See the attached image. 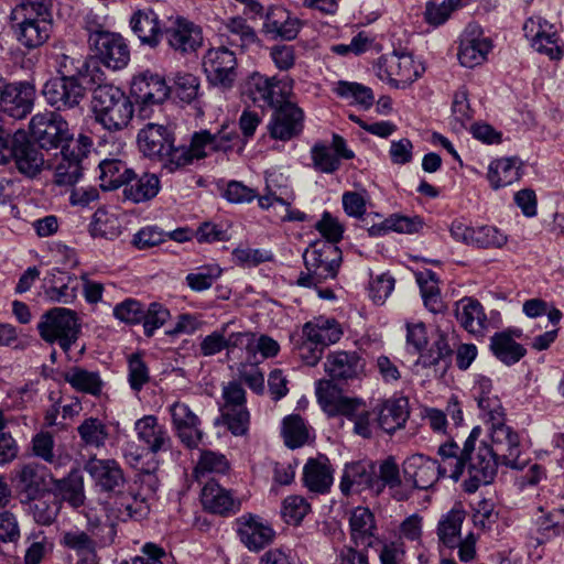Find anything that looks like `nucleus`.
Segmentation results:
<instances>
[{
    "label": "nucleus",
    "instance_id": "nucleus-57",
    "mask_svg": "<svg viewBox=\"0 0 564 564\" xmlns=\"http://www.w3.org/2000/svg\"><path fill=\"white\" fill-rule=\"evenodd\" d=\"M508 241L507 235L497 227L484 225L475 227L473 247L479 249H499Z\"/></svg>",
    "mask_w": 564,
    "mask_h": 564
},
{
    "label": "nucleus",
    "instance_id": "nucleus-31",
    "mask_svg": "<svg viewBox=\"0 0 564 564\" xmlns=\"http://www.w3.org/2000/svg\"><path fill=\"white\" fill-rule=\"evenodd\" d=\"M237 532L245 546L254 552L264 549L274 539L273 529L251 514L237 519Z\"/></svg>",
    "mask_w": 564,
    "mask_h": 564
},
{
    "label": "nucleus",
    "instance_id": "nucleus-46",
    "mask_svg": "<svg viewBox=\"0 0 564 564\" xmlns=\"http://www.w3.org/2000/svg\"><path fill=\"white\" fill-rule=\"evenodd\" d=\"M423 227V220L419 216L408 217L402 215H391L380 224L372 225L368 228L370 237H379L395 231L400 234H414L419 232Z\"/></svg>",
    "mask_w": 564,
    "mask_h": 564
},
{
    "label": "nucleus",
    "instance_id": "nucleus-41",
    "mask_svg": "<svg viewBox=\"0 0 564 564\" xmlns=\"http://www.w3.org/2000/svg\"><path fill=\"white\" fill-rule=\"evenodd\" d=\"M409 414L406 399L388 400L377 413V423L382 431L392 434L404 426Z\"/></svg>",
    "mask_w": 564,
    "mask_h": 564
},
{
    "label": "nucleus",
    "instance_id": "nucleus-22",
    "mask_svg": "<svg viewBox=\"0 0 564 564\" xmlns=\"http://www.w3.org/2000/svg\"><path fill=\"white\" fill-rule=\"evenodd\" d=\"M14 154L12 160L18 171L26 177L33 178L45 167L46 160L41 151L42 148L29 140L23 131L15 132Z\"/></svg>",
    "mask_w": 564,
    "mask_h": 564
},
{
    "label": "nucleus",
    "instance_id": "nucleus-3",
    "mask_svg": "<svg viewBox=\"0 0 564 564\" xmlns=\"http://www.w3.org/2000/svg\"><path fill=\"white\" fill-rule=\"evenodd\" d=\"M91 112L104 129L118 132L129 126L134 107L123 90L115 85L104 84L93 90Z\"/></svg>",
    "mask_w": 564,
    "mask_h": 564
},
{
    "label": "nucleus",
    "instance_id": "nucleus-54",
    "mask_svg": "<svg viewBox=\"0 0 564 564\" xmlns=\"http://www.w3.org/2000/svg\"><path fill=\"white\" fill-rule=\"evenodd\" d=\"M452 356L453 348L447 335L440 333L430 350L426 354L421 355L420 362L424 367H432L444 362L445 367H447L451 362Z\"/></svg>",
    "mask_w": 564,
    "mask_h": 564
},
{
    "label": "nucleus",
    "instance_id": "nucleus-34",
    "mask_svg": "<svg viewBox=\"0 0 564 564\" xmlns=\"http://www.w3.org/2000/svg\"><path fill=\"white\" fill-rule=\"evenodd\" d=\"M350 539L354 545L365 549L372 547L376 536L373 513L365 507H357L349 519Z\"/></svg>",
    "mask_w": 564,
    "mask_h": 564
},
{
    "label": "nucleus",
    "instance_id": "nucleus-21",
    "mask_svg": "<svg viewBox=\"0 0 564 564\" xmlns=\"http://www.w3.org/2000/svg\"><path fill=\"white\" fill-rule=\"evenodd\" d=\"M50 58L58 77L83 82L88 75L89 63L87 57L78 53L74 47H53Z\"/></svg>",
    "mask_w": 564,
    "mask_h": 564
},
{
    "label": "nucleus",
    "instance_id": "nucleus-59",
    "mask_svg": "<svg viewBox=\"0 0 564 564\" xmlns=\"http://www.w3.org/2000/svg\"><path fill=\"white\" fill-rule=\"evenodd\" d=\"M335 380H321L316 387V397L322 409L330 416H335L336 406L343 394L334 384Z\"/></svg>",
    "mask_w": 564,
    "mask_h": 564
},
{
    "label": "nucleus",
    "instance_id": "nucleus-37",
    "mask_svg": "<svg viewBox=\"0 0 564 564\" xmlns=\"http://www.w3.org/2000/svg\"><path fill=\"white\" fill-rule=\"evenodd\" d=\"M301 25V21L297 18L291 17L288 10L282 7H275L268 11L263 30L274 37L291 41L296 37Z\"/></svg>",
    "mask_w": 564,
    "mask_h": 564
},
{
    "label": "nucleus",
    "instance_id": "nucleus-8",
    "mask_svg": "<svg viewBox=\"0 0 564 564\" xmlns=\"http://www.w3.org/2000/svg\"><path fill=\"white\" fill-rule=\"evenodd\" d=\"M376 74L395 88H406L415 82L421 70L410 54L392 52L379 57L375 65Z\"/></svg>",
    "mask_w": 564,
    "mask_h": 564
},
{
    "label": "nucleus",
    "instance_id": "nucleus-10",
    "mask_svg": "<svg viewBox=\"0 0 564 564\" xmlns=\"http://www.w3.org/2000/svg\"><path fill=\"white\" fill-rule=\"evenodd\" d=\"M501 458L496 455L487 444H481L476 451L475 445L469 448L467 455L468 478L464 481L467 492H475L480 486L490 484L496 474Z\"/></svg>",
    "mask_w": 564,
    "mask_h": 564
},
{
    "label": "nucleus",
    "instance_id": "nucleus-13",
    "mask_svg": "<svg viewBox=\"0 0 564 564\" xmlns=\"http://www.w3.org/2000/svg\"><path fill=\"white\" fill-rule=\"evenodd\" d=\"M268 124L272 139L290 141L297 138L304 129V111L289 98L274 106Z\"/></svg>",
    "mask_w": 564,
    "mask_h": 564
},
{
    "label": "nucleus",
    "instance_id": "nucleus-62",
    "mask_svg": "<svg viewBox=\"0 0 564 564\" xmlns=\"http://www.w3.org/2000/svg\"><path fill=\"white\" fill-rule=\"evenodd\" d=\"M293 340L294 349L299 358L307 366H316L322 359L325 349L314 340H310L308 337L303 334V329L297 338L293 337Z\"/></svg>",
    "mask_w": 564,
    "mask_h": 564
},
{
    "label": "nucleus",
    "instance_id": "nucleus-17",
    "mask_svg": "<svg viewBox=\"0 0 564 564\" xmlns=\"http://www.w3.org/2000/svg\"><path fill=\"white\" fill-rule=\"evenodd\" d=\"M553 29L552 24L540 17L529 18L523 24L524 36L536 52L547 55L551 59H561L563 47Z\"/></svg>",
    "mask_w": 564,
    "mask_h": 564
},
{
    "label": "nucleus",
    "instance_id": "nucleus-48",
    "mask_svg": "<svg viewBox=\"0 0 564 564\" xmlns=\"http://www.w3.org/2000/svg\"><path fill=\"white\" fill-rule=\"evenodd\" d=\"M416 281L420 285L425 307L434 314L443 312L444 303L440 295L436 274L431 270H426L416 274Z\"/></svg>",
    "mask_w": 564,
    "mask_h": 564
},
{
    "label": "nucleus",
    "instance_id": "nucleus-35",
    "mask_svg": "<svg viewBox=\"0 0 564 564\" xmlns=\"http://www.w3.org/2000/svg\"><path fill=\"white\" fill-rule=\"evenodd\" d=\"M160 180L153 173H143L138 176L134 171L123 185V198L139 204L154 198L160 191Z\"/></svg>",
    "mask_w": 564,
    "mask_h": 564
},
{
    "label": "nucleus",
    "instance_id": "nucleus-52",
    "mask_svg": "<svg viewBox=\"0 0 564 564\" xmlns=\"http://www.w3.org/2000/svg\"><path fill=\"white\" fill-rule=\"evenodd\" d=\"M282 435L290 448H297L310 440V429L299 414H292L283 420Z\"/></svg>",
    "mask_w": 564,
    "mask_h": 564
},
{
    "label": "nucleus",
    "instance_id": "nucleus-24",
    "mask_svg": "<svg viewBox=\"0 0 564 564\" xmlns=\"http://www.w3.org/2000/svg\"><path fill=\"white\" fill-rule=\"evenodd\" d=\"M173 427L181 442L189 448L197 447L203 440L200 420L182 402H174L170 406Z\"/></svg>",
    "mask_w": 564,
    "mask_h": 564
},
{
    "label": "nucleus",
    "instance_id": "nucleus-1",
    "mask_svg": "<svg viewBox=\"0 0 564 564\" xmlns=\"http://www.w3.org/2000/svg\"><path fill=\"white\" fill-rule=\"evenodd\" d=\"M95 488L100 492L112 494L108 501L113 517L119 521L139 520L148 512V505L133 492L124 491L126 478L119 463L115 459L90 457L84 465Z\"/></svg>",
    "mask_w": 564,
    "mask_h": 564
},
{
    "label": "nucleus",
    "instance_id": "nucleus-27",
    "mask_svg": "<svg viewBox=\"0 0 564 564\" xmlns=\"http://www.w3.org/2000/svg\"><path fill=\"white\" fill-rule=\"evenodd\" d=\"M491 48L490 41L482 36L480 30L476 25H468L462 37L458 51L459 63L473 68L481 64Z\"/></svg>",
    "mask_w": 564,
    "mask_h": 564
},
{
    "label": "nucleus",
    "instance_id": "nucleus-4",
    "mask_svg": "<svg viewBox=\"0 0 564 564\" xmlns=\"http://www.w3.org/2000/svg\"><path fill=\"white\" fill-rule=\"evenodd\" d=\"M306 273L302 272L297 283L302 286H312L336 276L341 252L337 246L329 242H314L303 254Z\"/></svg>",
    "mask_w": 564,
    "mask_h": 564
},
{
    "label": "nucleus",
    "instance_id": "nucleus-56",
    "mask_svg": "<svg viewBox=\"0 0 564 564\" xmlns=\"http://www.w3.org/2000/svg\"><path fill=\"white\" fill-rule=\"evenodd\" d=\"M225 30L228 32L230 44L240 47H247L253 44L257 40L256 32L247 24L242 18H230L225 23Z\"/></svg>",
    "mask_w": 564,
    "mask_h": 564
},
{
    "label": "nucleus",
    "instance_id": "nucleus-53",
    "mask_svg": "<svg viewBox=\"0 0 564 564\" xmlns=\"http://www.w3.org/2000/svg\"><path fill=\"white\" fill-rule=\"evenodd\" d=\"M78 435L85 446L102 447L108 438L107 426L97 417L85 419L77 427Z\"/></svg>",
    "mask_w": 564,
    "mask_h": 564
},
{
    "label": "nucleus",
    "instance_id": "nucleus-42",
    "mask_svg": "<svg viewBox=\"0 0 564 564\" xmlns=\"http://www.w3.org/2000/svg\"><path fill=\"white\" fill-rule=\"evenodd\" d=\"M465 519L466 511L462 505H455L448 512L443 514L437 524L440 542L448 549L456 547Z\"/></svg>",
    "mask_w": 564,
    "mask_h": 564
},
{
    "label": "nucleus",
    "instance_id": "nucleus-39",
    "mask_svg": "<svg viewBox=\"0 0 564 564\" xmlns=\"http://www.w3.org/2000/svg\"><path fill=\"white\" fill-rule=\"evenodd\" d=\"M53 489L56 496L74 509H78L85 503L84 477L78 469H72L62 479H54Z\"/></svg>",
    "mask_w": 564,
    "mask_h": 564
},
{
    "label": "nucleus",
    "instance_id": "nucleus-20",
    "mask_svg": "<svg viewBox=\"0 0 564 564\" xmlns=\"http://www.w3.org/2000/svg\"><path fill=\"white\" fill-rule=\"evenodd\" d=\"M163 36L167 45L181 54L195 52L203 43L200 28L182 17L170 21L164 28Z\"/></svg>",
    "mask_w": 564,
    "mask_h": 564
},
{
    "label": "nucleus",
    "instance_id": "nucleus-12",
    "mask_svg": "<svg viewBox=\"0 0 564 564\" xmlns=\"http://www.w3.org/2000/svg\"><path fill=\"white\" fill-rule=\"evenodd\" d=\"M203 67L213 86L224 91L234 87L237 79V58L232 51L225 46L208 50L203 59Z\"/></svg>",
    "mask_w": 564,
    "mask_h": 564
},
{
    "label": "nucleus",
    "instance_id": "nucleus-40",
    "mask_svg": "<svg viewBox=\"0 0 564 564\" xmlns=\"http://www.w3.org/2000/svg\"><path fill=\"white\" fill-rule=\"evenodd\" d=\"M50 275V286L45 291L46 296L52 302L70 304L76 299L77 278L57 268L52 269Z\"/></svg>",
    "mask_w": 564,
    "mask_h": 564
},
{
    "label": "nucleus",
    "instance_id": "nucleus-44",
    "mask_svg": "<svg viewBox=\"0 0 564 564\" xmlns=\"http://www.w3.org/2000/svg\"><path fill=\"white\" fill-rule=\"evenodd\" d=\"M490 349L495 357L507 366L517 364L527 354V349L506 332L496 333L491 337Z\"/></svg>",
    "mask_w": 564,
    "mask_h": 564
},
{
    "label": "nucleus",
    "instance_id": "nucleus-33",
    "mask_svg": "<svg viewBox=\"0 0 564 564\" xmlns=\"http://www.w3.org/2000/svg\"><path fill=\"white\" fill-rule=\"evenodd\" d=\"M304 486L312 492L325 494L333 484V469L326 456L310 458L303 468Z\"/></svg>",
    "mask_w": 564,
    "mask_h": 564
},
{
    "label": "nucleus",
    "instance_id": "nucleus-64",
    "mask_svg": "<svg viewBox=\"0 0 564 564\" xmlns=\"http://www.w3.org/2000/svg\"><path fill=\"white\" fill-rule=\"evenodd\" d=\"M313 165L322 173H334L340 166L337 156L330 153V150L323 143H316L311 150Z\"/></svg>",
    "mask_w": 564,
    "mask_h": 564
},
{
    "label": "nucleus",
    "instance_id": "nucleus-7",
    "mask_svg": "<svg viewBox=\"0 0 564 564\" xmlns=\"http://www.w3.org/2000/svg\"><path fill=\"white\" fill-rule=\"evenodd\" d=\"M223 399L220 416L215 420V425L221 422L234 435H245L250 422L245 389L239 382L231 381L223 388Z\"/></svg>",
    "mask_w": 564,
    "mask_h": 564
},
{
    "label": "nucleus",
    "instance_id": "nucleus-9",
    "mask_svg": "<svg viewBox=\"0 0 564 564\" xmlns=\"http://www.w3.org/2000/svg\"><path fill=\"white\" fill-rule=\"evenodd\" d=\"M30 132L42 149L70 145L72 134L68 123L56 112L37 113L32 117Z\"/></svg>",
    "mask_w": 564,
    "mask_h": 564
},
{
    "label": "nucleus",
    "instance_id": "nucleus-38",
    "mask_svg": "<svg viewBox=\"0 0 564 564\" xmlns=\"http://www.w3.org/2000/svg\"><path fill=\"white\" fill-rule=\"evenodd\" d=\"M455 315L459 324L473 335H482L487 327V316L481 304L471 297L456 303Z\"/></svg>",
    "mask_w": 564,
    "mask_h": 564
},
{
    "label": "nucleus",
    "instance_id": "nucleus-30",
    "mask_svg": "<svg viewBox=\"0 0 564 564\" xmlns=\"http://www.w3.org/2000/svg\"><path fill=\"white\" fill-rule=\"evenodd\" d=\"M130 28L142 45L155 48L163 37L158 13L151 9H139L130 17Z\"/></svg>",
    "mask_w": 564,
    "mask_h": 564
},
{
    "label": "nucleus",
    "instance_id": "nucleus-61",
    "mask_svg": "<svg viewBox=\"0 0 564 564\" xmlns=\"http://www.w3.org/2000/svg\"><path fill=\"white\" fill-rule=\"evenodd\" d=\"M159 162L161 163L162 170L167 173H174L192 164L194 161L187 147H175L174 141H171V150L165 151Z\"/></svg>",
    "mask_w": 564,
    "mask_h": 564
},
{
    "label": "nucleus",
    "instance_id": "nucleus-32",
    "mask_svg": "<svg viewBox=\"0 0 564 564\" xmlns=\"http://www.w3.org/2000/svg\"><path fill=\"white\" fill-rule=\"evenodd\" d=\"M200 501L205 510L220 516L236 513L240 509V501L234 497L232 492L214 479L204 485Z\"/></svg>",
    "mask_w": 564,
    "mask_h": 564
},
{
    "label": "nucleus",
    "instance_id": "nucleus-19",
    "mask_svg": "<svg viewBox=\"0 0 564 564\" xmlns=\"http://www.w3.org/2000/svg\"><path fill=\"white\" fill-rule=\"evenodd\" d=\"M170 94L171 86L159 74L145 70L132 79L131 95L142 105L141 113L145 112L147 106L164 102Z\"/></svg>",
    "mask_w": 564,
    "mask_h": 564
},
{
    "label": "nucleus",
    "instance_id": "nucleus-47",
    "mask_svg": "<svg viewBox=\"0 0 564 564\" xmlns=\"http://www.w3.org/2000/svg\"><path fill=\"white\" fill-rule=\"evenodd\" d=\"M65 381L75 390L99 395L104 382L97 371H88L79 367H73L65 373Z\"/></svg>",
    "mask_w": 564,
    "mask_h": 564
},
{
    "label": "nucleus",
    "instance_id": "nucleus-2",
    "mask_svg": "<svg viewBox=\"0 0 564 564\" xmlns=\"http://www.w3.org/2000/svg\"><path fill=\"white\" fill-rule=\"evenodd\" d=\"M11 21L20 44L37 48L53 32V0H21L11 12Z\"/></svg>",
    "mask_w": 564,
    "mask_h": 564
},
{
    "label": "nucleus",
    "instance_id": "nucleus-63",
    "mask_svg": "<svg viewBox=\"0 0 564 564\" xmlns=\"http://www.w3.org/2000/svg\"><path fill=\"white\" fill-rule=\"evenodd\" d=\"M61 544L78 555H90L95 550L94 540L84 531L69 530L62 533Z\"/></svg>",
    "mask_w": 564,
    "mask_h": 564
},
{
    "label": "nucleus",
    "instance_id": "nucleus-6",
    "mask_svg": "<svg viewBox=\"0 0 564 564\" xmlns=\"http://www.w3.org/2000/svg\"><path fill=\"white\" fill-rule=\"evenodd\" d=\"M42 339L47 343H58L64 351L75 344L79 325L74 311L65 307H54L45 312L37 324Z\"/></svg>",
    "mask_w": 564,
    "mask_h": 564
},
{
    "label": "nucleus",
    "instance_id": "nucleus-49",
    "mask_svg": "<svg viewBox=\"0 0 564 564\" xmlns=\"http://www.w3.org/2000/svg\"><path fill=\"white\" fill-rule=\"evenodd\" d=\"M18 489L26 500H35L44 488V479L36 465H24L17 476Z\"/></svg>",
    "mask_w": 564,
    "mask_h": 564
},
{
    "label": "nucleus",
    "instance_id": "nucleus-26",
    "mask_svg": "<svg viewBox=\"0 0 564 564\" xmlns=\"http://www.w3.org/2000/svg\"><path fill=\"white\" fill-rule=\"evenodd\" d=\"M403 475L414 488L426 490L440 478L438 463L422 454H414L403 462Z\"/></svg>",
    "mask_w": 564,
    "mask_h": 564
},
{
    "label": "nucleus",
    "instance_id": "nucleus-16",
    "mask_svg": "<svg viewBox=\"0 0 564 564\" xmlns=\"http://www.w3.org/2000/svg\"><path fill=\"white\" fill-rule=\"evenodd\" d=\"M324 370L335 381L360 380L366 376V359L356 350L330 351L325 358Z\"/></svg>",
    "mask_w": 564,
    "mask_h": 564
},
{
    "label": "nucleus",
    "instance_id": "nucleus-50",
    "mask_svg": "<svg viewBox=\"0 0 564 564\" xmlns=\"http://www.w3.org/2000/svg\"><path fill=\"white\" fill-rule=\"evenodd\" d=\"M89 232L94 238L113 240L121 234L119 219L116 215L109 214L104 208H99L93 216Z\"/></svg>",
    "mask_w": 564,
    "mask_h": 564
},
{
    "label": "nucleus",
    "instance_id": "nucleus-51",
    "mask_svg": "<svg viewBox=\"0 0 564 564\" xmlns=\"http://www.w3.org/2000/svg\"><path fill=\"white\" fill-rule=\"evenodd\" d=\"M478 430L474 429L466 440L459 456L444 458L438 463L440 477L448 476L455 481L459 480L467 465L469 448L474 446Z\"/></svg>",
    "mask_w": 564,
    "mask_h": 564
},
{
    "label": "nucleus",
    "instance_id": "nucleus-55",
    "mask_svg": "<svg viewBox=\"0 0 564 564\" xmlns=\"http://www.w3.org/2000/svg\"><path fill=\"white\" fill-rule=\"evenodd\" d=\"M334 90L339 97L352 99L356 104L360 105L365 109L370 108L375 101L372 90L369 87L358 83L340 80L337 83Z\"/></svg>",
    "mask_w": 564,
    "mask_h": 564
},
{
    "label": "nucleus",
    "instance_id": "nucleus-18",
    "mask_svg": "<svg viewBox=\"0 0 564 564\" xmlns=\"http://www.w3.org/2000/svg\"><path fill=\"white\" fill-rule=\"evenodd\" d=\"M35 87L29 82L3 83L0 88V106L13 118H24L32 111Z\"/></svg>",
    "mask_w": 564,
    "mask_h": 564
},
{
    "label": "nucleus",
    "instance_id": "nucleus-23",
    "mask_svg": "<svg viewBox=\"0 0 564 564\" xmlns=\"http://www.w3.org/2000/svg\"><path fill=\"white\" fill-rule=\"evenodd\" d=\"M85 151L80 147L63 145L54 163V183L58 186H73L83 176Z\"/></svg>",
    "mask_w": 564,
    "mask_h": 564
},
{
    "label": "nucleus",
    "instance_id": "nucleus-28",
    "mask_svg": "<svg viewBox=\"0 0 564 564\" xmlns=\"http://www.w3.org/2000/svg\"><path fill=\"white\" fill-rule=\"evenodd\" d=\"M137 141L143 155L159 162L165 151L171 150L174 135L167 127L150 122L139 131Z\"/></svg>",
    "mask_w": 564,
    "mask_h": 564
},
{
    "label": "nucleus",
    "instance_id": "nucleus-43",
    "mask_svg": "<svg viewBox=\"0 0 564 564\" xmlns=\"http://www.w3.org/2000/svg\"><path fill=\"white\" fill-rule=\"evenodd\" d=\"M520 161L517 158L495 160L488 167V181L494 189L511 185L520 178Z\"/></svg>",
    "mask_w": 564,
    "mask_h": 564
},
{
    "label": "nucleus",
    "instance_id": "nucleus-25",
    "mask_svg": "<svg viewBox=\"0 0 564 564\" xmlns=\"http://www.w3.org/2000/svg\"><path fill=\"white\" fill-rule=\"evenodd\" d=\"M382 482L377 480V473L371 463L358 462L346 465L340 481V489L345 495L351 490L369 489L375 495L380 494Z\"/></svg>",
    "mask_w": 564,
    "mask_h": 564
},
{
    "label": "nucleus",
    "instance_id": "nucleus-36",
    "mask_svg": "<svg viewBox=\"0 0 564 564\" xmlns=\"http://www.w3.org/2000/svg\"><path fill=\"white\" fill-rule=\"evenodd\" d=\"M302 329L310 340H314L324 349L338 343L344 335L341 325L335 318L324 316L315 317L305 323Z\"/></svg>",
    "mask_w": 564,
    "mask_h": 564
},
{
    "label": "nucleus",
    "instance_id": "nucleus-60",
    "mask_svg": "<svg viewBox=\"0 0 564 564\" xmlns=\"http://www.w3.org/2000/svg\"><path fill=\"white\" fill-rule=\"evenodd\" d=\"M228 469L229 463L225 455L213 451H203L194 469V474L198 478L200 475L207 473L224 474Z\"/></svg>",
    "mask_w": 564,
    "mask_h": 564
},
{
    "label": "nucleus",
    "instance_id": "nucleus-45",
    "mask_svg": "<svg viewBox=\"0 0 564 564\" xmlns=\"http://www.w3.org/2000/svg\"><path fill=\"white\" fill-rule=\"evenodd\" d=\"M99 180L100 187L106 191L117 189L123 187L129 176L132 175V169L117 159H107L99 163Z\"/></svg>",
    "mask_w": 564,
    "mask_h": 564
},
{
    "label": "nucleus",
    "instance_id": "nucleus-5",
    "mask_svg": "<svg viewBox=\"0 0 564 564\" xmlns=\"http://www.w3.org/2000/svg\"><path fill=\"white\" fill-rule=\"evenodd\" d=\"M88 43L99 61L113 70L122 69L130 61V50L124 39L101 25L87 21Z\"/></svg>",
    "mask_w": 564,
    "mask_h": 564
},
{
    "label": "nucleus",
    "instance_id": "nucleus-58",
    "mask_svg": "<svg viewBox=\"0 0 564 564\" xmlns=\"http://www.w3.org/2000/svg\"><path fill=\"white\" fill-rule=\"evenodd\" d=\"M171 91L184 102H192L199 94V78L189 73H177L173 78Z\"/></svg>",
    "mask_w": 564,
    "mask_h": 564
},
{
    "label": "nucleus",
    "instance_id": "nucleus-29",
    "mask_svg": "<svg viewBox=\"0 0 564 564\" xmlns=\"http://www.w3.org/2000/svg\"><path fill=\"white\" fill-rule=\"evenodd\" d=\"M138 440L153 454L167 452L172 447V438L166 427L159 423L154 415H144L134 423Z\"/></svg>",
    "mask_w": 564,
    "mask_h": 564
},
{
    "label": "nucleus",
    "instance_id": "nucleus-11",
    "mask_svg": "<svg viewBox=\"0 0 564 564\" xmlns=\"http://www.w3.org/2000/svg\"><path fill=\"white\" fill-rule=\"evenodd\" d=\"M291 87L274 77H267L259 73L250 75L242 85V96L249 98L260 108H273L285 98H290Z\"/></svg>",
    "mask_w": 564,
    "mask_h": 564
},
{
    "label": "nucleus",
    "instance_id": "nucleus-14",
    "mask_svg": "<svg viewBox=\"0 0 564 564\" xmlns=\"http://www.w3.org/2000/svg\"><path fill=\"white\" fill-rule=\"evenodd\" d=\"M491 446L489 448L501 458V464L513 469H523L525 459H521L520 438L512 427L501 422L489 425Z\"/></svg>",
    "mask_w": 564,
    "mask_h": 564
},
{
    "label": "nucleus",
    "instance_id": "nucleus-15",
    "mask_svg": "<svg viewBox=\"0 0 564 564\" xmlns=\"http://www.w3.org/2000/svg\"><path fill=\"white\" fill-rule=\"evenodd\" d=\"M42 94L46 102L58 111L77 107L85 97L83 82L52 77L45 82Z\"/></svg>",
    "mask_w": 564,
    "mask_h": 564
}]
</instances>
